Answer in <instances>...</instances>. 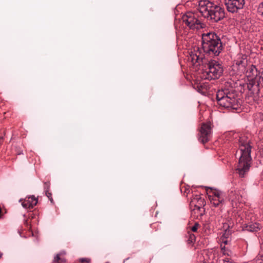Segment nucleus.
Segmentation results:
<instances>
[{
    "label": "nucleus",
    "instance_id": "2eb2a0df",
    "mask_svg": "<svg viewBox=\"0 0 263 263\" xmlns=\"http://www.w3.org/2000/svg\"><path fill=\"white\" fill-rule=\"evenodd\" d=\"M186 237L187 244H193L196 241L195 235L190 231H188L186 234Z\"/></svg>",
    "mask_w": 263,
    "mask_h": 263
},
{
    "label": "nucleus",
    "instance_id": "dca6fc26",
    "mask_svg": "<svg viewBox=\"0 0 263 263\" xmlns=\"http://www.w3.org/2000/svg\"><path fill=\"white\" fill-rule=\"evenodd\" d=\"M66 259L64 258L60 257V254H57L53 259V263H64Z\"/></svg>",
    "mask_w": 263,
    "mask_h": 263
},
{
    "label": "nucleus",
    "instance_id": "20e7f679",
    "mask_svg": "<svg viewBox=\"0 0 263 263\" xmlns=\"http://www.w3.org/2000/svg\"><path fill=\"white\" fill-rule=\"evenodd\" d=\"M202 48L205 54L216 57L222 51L223 46L220 37L216 34L208 32L202 34Z\"/></svg>",
    "mask_w": 263,
    "mask_h": 263
},
{
    "label": "nucleus",
    "instance_id": "4be33fe9",
    "mask_svg": "<svg viewBox=\"0 0 263 263\" xmlns=\"http://www.w3.org/2000/svg\"><path fill=\"white\" fill-rule=\"evenodd\" d=\"M199 227V224L198 223L196 222L195 224L191 228V230L193 232H196L197 231L198 228Z\"/></svg>",
    "mask_w": 263,
    "mask_h": 263
},
{
    "label": "nucleus",
    "instance_id": "5701e85b",
    "mask_svg": "<svg viewBox=\"0 0 263 263\" xmlns=\"http://www.w3.org/2000/svg\"><path fill=\"white\" fill-rule=\"evenodd\" d=\"M258 11L261 15H263V2L259 4L258 8Z\"/></svg>",
    "mask_w": 263,
    "mask_h": 263
},
{
    "label": "nucleus",
    "instance_id": "9b49d317",
    "mask_svg": "<svg viewBox=\"0 0 263 263\" xmlns=\"http://www.w3.org/2000/svg\"><path fill=\"white\" fill-rule=\"evenodd\" d=\"M190 205L194 206L193 211H200L203 206L204 205V199L199 195H193L190 201Z\"/></svg>",
    "mask_w": 263,
    "mask_h": 263
},
{
    "label": "nucleus",
    "instance_id": "4468645a",
    "mask_svg": "<svg viewBox=\"0 0 263 263\" xmlns=\"http://www.w3.org/2000/svg\"><path fill=\"white\" fill-rule=\"evenodd\" d=\"M261 226L258 223H249L246 226V229L247 231L250 232H257L260 230Z\"/></svg>",
    "mask_w": 263,
    "mask_h": 263
},
{
    "label": "nucleus",
    "instance_id": "7ed1b4c3",
    "mask_svg": "<svg viewBox=\"0 0 263 263\" xmlns=\"http://www.w3.org/2000/svg\"><path fill=\"white\" fill-rule=\"evenodd\" d=\"M198 6L202 15L213 22H218L224 17V9L208 0L200 1Z\"/></svg>",
    "mask_w": 263,
    "mask_h": 263
},
{
    "label": "nucleus",
    "instance_id": "f3484780",
    "mask_svg": "<svg viewBox=\"0 0 263 263\" xmlns=\"http://www.w3.org/2000/svg\"><path fill=\"white\" fill-rule=\"evenodd\" d=\"M232 194L234 196H235V197H232V201H235V202H237H237H241V201L242 197L241 196H239L236 192H235V193L232 192Z\"/></svg>",
    "mask_w": 263,
    "mask_h": 263
},
{
    "label": "nucleus",
    "instance_id": "6e6552de",
    "mask_svg": "<svg viewBox=\"0 0 263 263\" xmlns=\"http://www.w3.org/2000/svg\"><path fill=\"white\" fill-rule=\"evenodd\" d=\"M208 197L211 203L215 207L222 204L224 201V194L221 191L216 189H211Z\"/></svg>",
    "mask_w": 263,
    "mask_h": 263
},
{
    "label": "nucleus",
    "instance_id": "f257e3e1",
    "mask_svg": "<svg viewBox=\"0 0 263 263\" xmlns=\"http://www.w3.org/2000/svg\"><path fill=\"white\" fill-rule=\"evenodd\" d=\"M188 62L196 66L206 65L203 77L205 79L215 80L220 78L223 72V67L221 63L215 60L208 61L198 47H195L189 51Z\"/></svg>",
    "mask_w": 263,
    "mask_h": 263
},
{
    "label": "nucleus",
    "instance_id": "b1692460",
    "mask_svg": "<svg viewBox=\"0 0 263 263\" xmlns=\"http://www.w3.org/2000/svg\"><path fill=\"white\" fill-rule=\"evenodd\" d=\"M80 261L82 262V263H90V259L89 258H81L80 259Z\"/></svg>",
    "mask_w": 263,
    "mask_h": 263
},
{
    "label": "nucleus",
    "instance_id": "39448f33",
    "mask_svg": "<svg viewBox=\"0 0 263 263\" xmlns=\"http://www.w3.org/2000/svg\"><path fill=\"white\" fill-rule=\"evenodd\" d=\"M218 104L224 108L237 110L240 108L241 101L233 89H221L216 93Z\"/></svg>",
    "mask_w": 263,
    "mask_h": 263
},
{
    "label": "nucleus",
    "instance_id": "ddd939ff",
    "mask_svg": "<svg viewBox=\"0 0 263 263\" xmlns=\"http://www.w3.org/2000/svg\"><path fill=\"white\" fill-rule=\"evenodd\" d=\"M236 65L238 67L239 73H245L247 65V60L246 58H238L236 61Z\"/></svg>",
    "mask_w": 263,
    "mask_h": 263
},
{
    "label": "nucleus",
    "instance_id": "393cba45",
    "mask_svg": "<svg viewBox=\"0 0 263 263\" xmlns=\"http://www.w3.org/2000/svg\"><path fill=\"white\" fill-rule=\"evenodd\" d=\"M203 208H202V209L200 210V211H196V212H194L193 211V209L192 210V214H197V216H198V215H200V216H202V212L201 211V210Z\"/></svg>",
    "mask_w": 263,
    "mask_h": 263
},
{
    "label": "nucleus",
    "instance_id": "f8f14e48",
    "mask_svg": "<svg viewBox=\"0 0 263 263\" xmlns=\"http://www.w3.org/2000/svg\"><path fill=\"white\" fill-rule=\"evenodd\" d=\"M22 205L25 209H32L37 203V199L33 195L26 197L24 199H20Z\"/></svg>",
    "mask_w": 263,
    "mask_h": 263
},
{
    "label": "nucleus",
    "instance_id": "9d476101",
    "mask_svg": "<svg viewBox=\"0 0 263 263\" xmlns=\"http://www.w3.org/2000/svg\"><path fill=\"white\" fill-rule=\"evenodd\" d=\"M245 0H225V5L227 10L232 13L237 12L243 8Z\"/></svg>",
    "mask_w": 263,
    "mask_h": 263
},
{
    "label": "nucleus",
    "instance_id": "1a4fd4ad",
    "mask_svg": "<svg viewBox=\"0 0 263 263\" xmlns=\"http://www.w3.org/2000/svg\"><path fill=\"white\" fill-rule=\"evenodd\" d=\"M212 128V124L210 122L203 123L201 124L200 130V136L199 138L200 142L204 144L210 140Z\"/></svg>",
    "mask_w": 263,
    "mask_h": 263
},
{
    "label": "nucleus",
    "instance_id": "a878e982",
    "mask_svg": "<svg viewBox=\"0 0 263 263\" xmlns=\"http://www.w3.org/2000/svg\"><path fill=\"white\" fill-rule=\"evenodd\" d=\"M259 83L263 87V76L260 78Z\"/></svg>",
    "mask_w": 263,
    "mask_h": 263
},
{
    "label": "nucleus",
    "instance_id": "0eeeda50",
    "mask_svg": "<svg viewBox=\"0 0 263 263\" xmlns=\"http://www.w3.org/2000/svg\"><path fill=\"white\" fill-rule=\"evenodd\" d=\"M183 23L190 29L198 30L204 27L205 25L198 18L197 14L192 12H187L182 16Z\"/></svg>",
    "mask_w": 263,
    "mask_h": 263
},
{
    "label": "nucleus",
    "instance_id": "412c9836",
    "mask_svg": "<svg viewBox=\"0 0 263 263\" xmlns=\"http://www.w3.org/2000/svg\"><path fill=\"white\" fill-rule=\"evenodd\" d=\"M44 189L45 192L49 191L50 183L49 182H46L44 183Z\"/></svg>",
    "mask_w": 263,
    "mask_h": 263
},
{
    "label": "nucleus",
    "instance_id": "a211bd4d",
    "mask_svg": "<svg viewBox=\"0 0 263 263\" xmlns=\"http://www.w3.org/2000/svg\"><path fill=\"white\" fill-rule=\"evenodd\" d=\"M221 249L222 253L224 255H230V251L228 250H227L224 246L223 247L222 245H221Z\"/></svg>",
    "mask_w": 263,
    "mask_h": 263
},
{
    "label": "nucleus",
    "instance_id": "f03ea898",
    "mask_svg": "<svg viewBox=\"0 0 263 263\" xmlns=\"http://www.w3.org/2000/svg\"><path fill=\"white\" fill-rule=\"evenodd\" d=\"M252 147L250 145V140L245 137H241L239 140V151L240 156L236 170L241 178L245 177L250 167L252 158L251 157Z\"/></svg>",
    "mask_w": 263,
    "mask_h": 263
},
{
    "label": "nucleus",
    "instance_id": "423d86ee",
    "mask_svg": "<svg viewBox=\"0 0 263 263\" xmlns=\"http://www.w3.org/2000/svg\"><path fill=\"white\" fill-rule=\"evenodd\" d=\"M246 76L248 78L249 81L248 84V88L251 93L253 94H258L259 92V83L257 80V77L259 74L256 67L253 65H250L246 70Z\"/></svg>",
    "mask_w": 263,
    "mask_h": 263
},
{
    "label": "nucleus",
    "instance_id": "6ab92c4d",
    "mask_svg": "<svg viewBox=\"0 0 263 263\" xmlns=\"http://www.w3.org/2000/svg\"><path fill=\"white\" fill-rule=\"evenodd\" d=\"M192 193V191L189 187H185L183 191V195L186 197L188 196V195L190 193Z\"/></svg>",
    "mask_w": 263,
    "mask_h": 263
},
{
    "label": "nucleus",
    "instance_id": "bb28decb",
    "mask_svg": "<svg viewBox=\"0 0 263 263\" xmlns=\"http://www.w3.org/2000/svg\"><path fill=\"white\" fill-rule=\"evenodd\" d=\"M227 240H223V242L224 243V244H227Z\"/></svg>",
    "mask_w": 263,
    "mask_h": 263
},
{
    "label": "nucleus",
    "instance_id": "c85d7f7f",
    "mask_svg": "<svg viewBox=\"0 0 263 263\" xmlns=\"http://www.w3.org/2000/svg\"><path fill=\"white\" fill-rule=\"evenodd\" d=\"M182 190H183V187L181 189V191L182 192H183V191H182Z\"/></svg>",
    "mask_w": 263,
    "mask_h": 263
},
{
    "label": "nucleus",
    "instance_id": "aec40b11",
    "mask_svg": "<svg viewBox=\"0 0 263 263\" xmlns=\"http://www.w3.org/2000/svg\"><path fill=\"white\" fill-rule=\"evenodd\" d=\"M45 192V194L46 195V196L48 198V199H49V200L50 201V202L53 203V200L52 198V194L51 192H50L49 191H46V192Z\"/></svg>",
    "mask_w": 263,
    "mask_h": 263
},
{
    "label": "nucleus",
    "instance_id": "cd10ccee",
    "mask_svg": "<svg viewBox=\"0 0 263 263\" xmlns=\"http://www.w3.org/2000/svg\"><path fill=\"white\" fill-rule=\"evenodd\" d=\"M21 154H22V152H20V153H17V154H18V155H21Z\"/></svg>",
    "mask_w": 263,
    "mask_h": 263
}]
</instances>
